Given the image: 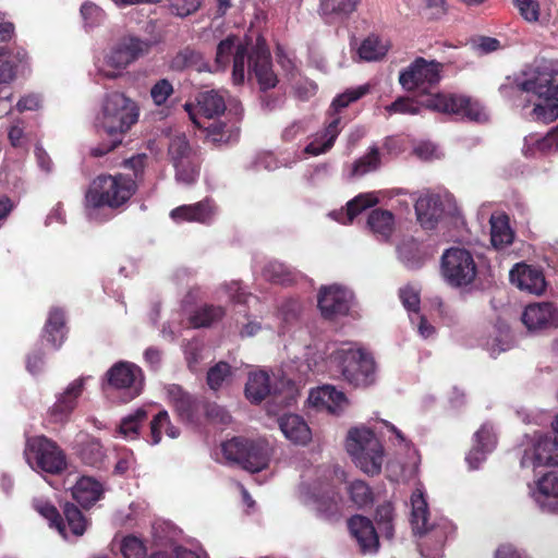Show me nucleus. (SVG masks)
I'll return each instance as SVG.
<instances>
[{
  "instance_id": "f257e3e1",
  "label": "nucleus",
  "mask_w": 558,
  "mask_h": 558,
  "mask_svg": "<svg viewBox=\"0 0 558 558\" xmlns=\"http://www.w3.org/2000/svg\"><path fill=\"white\" fill-rule=\"evenodd\" d=\"M511 88L518 93L517 107H532V119L549 122L558 118V61L542 59L525 65Z\"/></svg>"
},
{
  "instance_id": "f03ea898",
  "label": "nucleus",
  "mask_w": 558,
  "mask_h": 558,
  "mask_svg": "<svg viewBox=\"0 0 558 558\" xmlns=\"http://www.w3.org/2000/svg\"><path fill=\"white\" fill-rule=\"evenodd\" d=\"M138 118L140 108L136 101L121 92L106 94L96 116L95 126L98 133L108 135L109 141L93 147L90 155L102 157L118 147Z\"/></svg>"
},
{
  "instance_id": "7ed1b4c3",
  "label": "nucleus",
  "mask_w": 558,
  "mask_h": 558,
  "mask_svg": "<svg viewBox=\"0 0 558 558\" xmlns=\"http://www.w3.org/2000/svg\"><path fill=\"white\" fill-rule=\"evenodd\" d=\"M136 184L124 174L99 175L89 185L85 195L86 215L89 220L101 222L108 219L105 211L124 205L135 193Z\"/></svg>"
},
{
  "instance_id": "20e7f679",
  "label": "nucleus",
  "mask_w": 558,
  "mask_h": 558,
  "mask_svg": "<svg viewBox=\"0 0 558 558\" xmlns=\"http://www.w3.org/2000/svg\"><path fill=\"white\" fill-rule=\"evenodd\" d=\"M153 41L135 36H123L104 50L95 62L97 75L107 80L121 77L126 69L151 50Z\"/></svg>"
},
{
  "instance_id": "39448f33",
  "label": "nucleus",
  "mask_w": 558,
  "mask_h": 558,
  "mask_svg": "<svg viewBox=\"0 0 558 558\" xmlns=\"http://www.w3.org/2000/svg\"><path fill=\"white\" fill-rule=\"evenodd\" d=\"M329 362L345 381L355 387H366L376 380L373 356L355 344H342L330 354Z\"/></svg>"
},
{
  "instance_id": "423d86ee",
  "label": "nucleus",
  "mask_w": 558,
  "mask_h": 558,
  "mask_svg": "<svg viewBox=\"0 0 558 558\" xmlns=\"http://www.w3.org/2000/svg\"><path fill=\"white\" fill-rule=\"evenodd\" d=\"M196 102L195 109L197 112L194 111V106L190 102H186L184 108L194 124L207 130L208 137H210L214 143H229L238 137V130L229 128L225 123L213 122L205 125V123L201 122L198 119V114L207 119H213L225 112V97L220 93L216 90L199 93L196 97Z\"/></svg>"
},
{
  "instance_id": "0eeeda50",
  "label": "nucleus",
  "mask_w": 558,
  "mask_h": 558,
  "mask_svg": "<svg viewBox=\"0 0 558 558\" xmlns=\"http://www.w3.org/2000/svg\"><path fill=\"white\" fill-rule=\"evenodd\" d=\"M345 448L355 465L367 475H378L384 463V448L375 434L366 427L348 432Z\"/></svg>"
},
{
  "instance_id": "6e6552de",
  "label": "nucleus",
  "mask_w": 558,
  "mask_h": 558,
  "mask_svg": "<svg viewBox=\"0 0 558 558\" xmlns=\"http://www.w3.org/2000/svg\"><path fill=\"white\" fill-rule=\"evenodd\" d=\"M440 274L450 287L463 288L475 280L477 266L470 251L453 246L447 248L441 255Z\"/></svg>"
},
{
  "instance_id": "1a4fd4ad",
  "label": "nucleus",
  "mask_w": 558,
  "mask_h": 558,
  "mask_svg": "<svg viewBox=\"0 0 558 558\" xmlns=\"http://www.w3.org/2000/svg\"><path fill=\"white\" fill-rule=\"evenodd\" d=\"M411 523L415 534L426 537L424 545L435 542L438 548H441L452 526L447 520L429 525L428 506L422 484H418L411 495Z\"/></svg>"
},
{
  "instance_id": "9d476101",
  "label": "nucleus",
  "mask_w": 558,
  "mask_h": 558,
  "mask_svg": "<svg viewBox=\"0 0 558 558\" xmlns=\"http://www.w3.org/2000/svg\"><path fill=\"white\" fill-rule=\"evenodd\" d=\"M28 465L36 471L58 474L65 469L66 461L62 450L44 436L32 437L24 451Z\"/></svg>"
},
{
  "instance_id": "9b49d317",
  "label": "nucleus",
  "mask_w": 558,
  "mask_h": 558,
  "mask_svg": "<svg viewBox=\"0 0 558 558\" xmlns=\"http://www.w3.org/2000/svg\"><path fill=\"white\" fill-rule=\"evenodd\" d=\"M313 484L303 483L300 487V499L318 512L328 517L339 511L338 497L330 484L332 471L323 469Z\"/></svg>"
},
{
  "instance_id": "f8f14e48",
  "label": "nucleus",
  "mask_w": 558,
  "mask_h": 558,
  "mask_svg": "<svg viewBox=\"0 0 558 558\" xmlns=\"http://www.w3.org/2000/svg\"><path fill=\"white\" fill-rule=\"evenodd\" d=\"M442 63L417 57L411 64L400 72L399 83L408 92L417 90L426 94L429 88L441 80Z\"/></svg>"
},
{
  "instance_id": "ddd939ff",
  "label": "nucleus",
  "mask_w": 558,
  "mask_h": 558,
  "mask_svg": "<svg viewBox=\"0 0 558 558\" xmlns=\"http://www.w3.org/2000/svg\"><path fill=\"white\" fill-rule=\"evenodd\" d=\"M422 106L433 111L457 114L476 122L487 119L484 108L477 101L465 96L437 93L423 100Z\"/></svg>"
},
{
  "instance_id": "4468645a",
  "label": "nucleus",
  "mask_w": 558,
  "mask_h": 558,
  "mask_svg": "<svg viewBox=\"0 0 558 558\" xmlns=\"http://www.w3.org/2000/svg\"><path fill=\"white\" fill-rule=\"evenodd\" d=\"M557 436L551 437L535 433L523 451L521 465L537 468L558 465V416L551 423Z\"/></svg>"
},
{
  "instance_id": "2eb2a0df",
  "label": "nucleus",
  "mask_w": 558,
  "mask_h": 558,
  "mask_svg": "<svg viewBox=\"0 0 558 558\" xmlns=\"http://www.w3.org/2000/svg\"><path fill=\"white\" fill-rule=\"evenodd\" d=\"M108 385L119 391L123 402H129L141 395L144 387L142 369L134 363L120 361L106 374Z\"/></svg>"
},
{
  "instance_id": "dca6fc26",
  "label": "nucleus",
  "mask_w": 558,
  "mask_h": 558,
  "mask_svg": "<svg viewBox=\"0 0 558 558\" xmlns=\"http://www.w3.org/2000/svg\"><path fill=\"white\" fill-rule=\"evenodd\" d=\"M352 300L349 289L335 283L319 289L317 303L324 318L335 319L349 313Z\"/></svg>"
},
{
  "instance_id": "f3484780",
  "label": "nucleus",
  "mask_w": 558,
  "mask_h": 558,
  "mask_svg": "<svg viewBox=\"0 0 558 558\" xmlns=\"http://www.w3.org/2000/svg\"><path fill=\"white\" fill-rule=\"evenodd\" d=\"M236 41V37L229 36L219 43L216 63L219 68L225 69L230 58L233 57L232 80L234 84L239 85L245 80L246 48Z\"/></svg>"
},
{
  "instance_id": "a211bd4d",
  "label": "nucleus",
  "mask_w": 558,
  "mask_h": 558,
  "mask_svg": "<svg viewBox=\"0 0 558 558\" xmlns=\"http://www.w3.org/2000/svg\"><path fill=\"white\" fill-rule=\"evenodd\" d=\"M250 74L254 75L262 92L274 88L278 78L272 70L270 52L264 43L257 41L248 57Z\"/></svg>"
},
{
  "instance_id": "6ab92c4d",
  "label": "nucleus",
  "mask_w": 558,
  "mask_h": 558,
  "mask_svg": "<svg viewBox=\"0 0 558 558\" xmlns=\"http://www.w3.org/2000/svg\"><path fill=\"white\" fill-rule=\"evenodd\" d=\"M529 330H541L558 327V308L549 302L529 304L521 316Z\"/></svg>"
},
{
  "instance_id": "aec40b11",
  "label": "nucleus",
  "mask_w": 558,
  "mask_h": 558,
  "mask_svg": "<svg viewBox=\"0 0 558 558\" xmlns=\"http://www.w3.org/2000/svg\"><path fill=\"white\" fill-rule=\"evenodd\" d=\"M496 445L497 436L493 426L488 423L483 424L474 434L473 446L465 457L469 468L472 470L478 469L486 460L487 454L496 448Z\"/></svg>"
},
{
  "instance_id": "412c9836",
  "label": "nucleus",
  "mask_w": 558,
  "mask_h": 558,
  "mask_svg": "<svg viewBox=\"0 0 558 558\" xmlns=\"http://www.w3.org/2000/svg\"><path fill=\"white\" fill-rule=\"evenodd\" d=\"M308 403L318 411L339 414L348 407L349 401L342 391L325 385L310 392Z\"/></svg>"
},
{
  "instance_id": "4be33fe9",
  "label": "nucleus",
  "mask_w": 558,
  "mask_h": 558,
  "mask_svg": "<svg viewBox=\"0 0 558 558\" xmlns=\"http://www.w3.org/2000/svg\"><path fill=\"white\" fill-rule=\"evenodd\" d=\"M217 215V208L210 198H205L192 205H182L174 208L170 216L177 221L211 223Z\"/></svg>"
},
{
  "instance_id": "5701e85b",
  "label": "nucleus",
  "mask_w": 558,
  "mask_h": 558,
  "mask_svg": "<svg viewBox=\"0 0 558 558\" xmlns=\"http://www.w3.org/2000/svg\"><path fill=\"white\" fill-rule=\"evenodd\" d=\"M512 284L532 294L544 292L546 281L543 272L526 264H517L509 274Z\"/></svg>"
},
{
  "instance_id": "b1692460",
  "label": "nucleus",
  "mask_w": 558,
  "mask_h": 558,
  "mask_svg": "<svg viewBox=\"0 0 558 558\" xmlns=\"http://www.w3.org/2000/svg\"><path fill=\"white\" fill-rule=\"evenodd\" d=\"M533 499L547 512L558 511V475L549 472L536 482L531 490Z\"/></svg>"
},
{
  "instance_id": "393cba45",
  "label": "nucleus",
  "mask_w": 558,
  "mask_h": 558,
  "mask_svg": "<svg viewBox=\"0 0 558 558\" xmlns=\"http://www.w3.org/2000/svg\"><path fill=\"white\" fill-rule=\"evenodd\" d=\"M84 380L72 381L66 389L58 396L56 403L50 410V417L56 423L68 421L70 414L76 407V400L83 391Z\"/></svg>"
},
{
  "instance_id": "a878e982",
  "label": "nucleus",
  "mask_w": 558,
  "mask_h": 558,
  "mask_svg": "<svg viewBox=\"0 0 558 558\" xmlns=\"http://www.w3.org/2000/svg\"><path fill=\"white\" fill-rule=\"evenodd\" d=\"M349 529L363 553H375L378 549V535L372 521L362 515L349 520Z\"/></svg>"
},
{
  "instance_id": "bb28decb",
  "label": "nucleus",
  "mask_w": 558,
  "mask_h": 558,
  "mask_svg": "<svg viewBox=\"0 0 558 558\" xmlns=\"http://www.w3.org/2000/svg\"><path fill=\"white\" fill-rule=\"evenodd\" d=\"M341 117H332L328 120L323 131L317 132L313 140L305 147V153L318 156L327 153L335 144L336 138L342 130Z\"/></svg>"
},
{
  "instance_id": "cd10ccee",
  "label": "nucleus",
  "mask_w": 558,
  "mask_h": 558,
  "mask_svg": "<svg viewBox=\"0 0 558 558\" xmlns=\"http://www.w3.org/2000/svg\"><path fill=\"white\" fill-rule=\"evenodd\" d=\"M415 213L423 228L433 229L442 216L439 195L426 193L415 199Z\"/></svg>"
},
{
  "instance_id": "c85d7f7f",
  "label": "nucleus",
  "mask_w": 558,
  "mask_h": 558,
  "mask_svg": "<svg viewBox=\"0 0 558 558\" xmlns=\"http://www.w3.org/2000/svg\"><path fill=\"white\" fill-rule=\"evenodd\" d=\"M279 427L287 439L295 445L305 446L312 439L307 423L298 414H284L279 421Z\"/></svg>"
},
{
  "instance_id": "c756f323",
  "label": "nucleus",
  "mask_w": 558,
  "mask_h": 558,
  "mask_svg": "<svg viewBox=\"0 0 558 558\" xmlns=\"http://www.w3.org/2000/svg\"><path fill=\"white\" fill-rule=\"evenodd\" d=\"M378 203V197L375 193H362L355 196L353 199L348 202L345 209H340L338 211H331L329 214L335 220L340 223L347 225L352 222L354 217H356L363 210L375 206Z\"/></svg>"
},
{
  "instance_id": "7c9ffc66",
  "label": "nucleus",
  "mask_w": 558,
  "mask_h": 558,
  "mask_svg": "<svg viewBox=\"0 0 558 558\" xmlns=\"http://www.w3.org/2000/svg\"><path fill=\"white\" fill-rule=\"evenodd\" d=\"M102 495V486L93 477L83 476L72 488L73 498L83 507L89 508Z\"/></svg>"
},
{
  "instance_id": "2f4dec72",
  "label": "nucleus",
  "mask_w": 558,
  "mask_h": 558,
  "mask_svg": "<svg viewBox=\"0 0 558 558\" xmlns=\"http://www.w3.org/2000/svg\"><path fill=\"white\" fill-rule=\"evenodd\" d=\"M244 459L241 460L243 469L254 473L265 469L269 462L268 445L265 441H248L246 444Z\"/></svg>"
},
{
  "instance_id": "473e14b6",
  "label": "nucleus",
  "mask_w": 558,
  "mask_h": 558,
  "mask_svg": "<svg viewBox=\"0 0 558 558\" xmlns=\"http://www.w3.org/2000/svg\"><path fill=\"white\" fill-rule=\"evenodd\" d=\"M65 333L63 312L58 308L51 310L44 328L43 339L49 342L53 350H58L64 341Z\"/></svg>"
},
{
  "instance_id": "72a5a7b5",
  "label": "nucleus",
  "mask_w": 558,
  "mask_h": 558,
  "mask_svg": "<svg viewBox=\"0 0 558 558\" xmlns=\"http://www.w3.org/2000/svg\"><path fill=\"white\" fill-rule=\"evenodd\" d=\"M360 0H322L320 14L326 23L333 24L355 11Z\"/></svg>"
},
{
  "instance_id": "f704fd0d",
  "label": "nucleus",
  "mask_w": 558,
  "mask_h": 558,
  "mask_svg": "<svg viewBox=\"0 0 558 558\" xmlns=\"http://www.w3.org/2000/svg\"><path fill=\"white\" fill-rule=\"evenodd\" d=\"M536 150L543 154L558 150V124L543 137L532 134L524 138V155L533 156Z\"/></svg>"
},
{
  "instance_id": "c9c22d12",
  "label": "nucleus",
  "mask_w": 558,
  "mask_h": 558,
  "mask_svg": "<svg viewBox=\"0 0 558 558\" xmlns=\"http://www.w3.org/2000/svg\"><path fill=\"white\" fill-rule=\"evenodd\" d=\"M11 57L21 63L27 56L21 47L0 48V83H10L17 74V63L11 64Z\"/></svg>"
},
{
  "instance_id": "e433bc0d",
  "label": "nucleus",
  "mask_w": 558,
  "mask_h": 558,
  "mask_svg": "<svg viewBox=\"0 0 558 558\" xmlns=\"http://www.w3.org/2000/svg\"><path fill=\"white\" fill-rule=\"evenodd\" d=\"M271 392L270 378L264 371L251 373L245 386L246 398L255 403L263 401Z\"/></svg>"
},
{
  "instance_id": "4c0bfd02",
  "label": "nucleus",
  "mask_w": 558,
  "mask_h": 558,
  "mask_svg": "<svg viewBox=\"0 0 558 558\" xmlns=\"http://www.w3.org/2000/svg\"><path fill=\"white\" fill-rule=\"evenodd\" d=\"M389 50V41L377 35L367 36L359 47V57L364 61H378L383 59Z\"/></svg>"
},
{
  "instance_id": "58836bf2",
  "label": "nucleus",
  "mask_w": 558,
  "mask_h": 558,
  "mask_svg": "<svg viewBox=\"0 0 558 558\" xmlns=\"http://www.w3.org/2000/svg\"><path fill=\"white\" fill-rule=\"evenodd\" d=\"M490 241L494 247L504 248L512 243L513 233L509 227L508 217L493 215L490 217Z\"/></svg>"
},
{
  "instance_id": "ea45409f",
  "label": "nucleus",
  "mask_w": 558,
  "mask_h": 558,
  "mask_svg": "<svg viewBox=\"0 0 558 558\" xmlns=\"http://www.w3.org/2000/svg\"><path fill=\"white\" fill-rule=\"evenodd\" d=\"M168 395L181 418L192 421L196 409V403L192 397L184 392L179 386H171L168 389Z\"/></svg>"
},
{
  "instance_id": "a19ab883",
  "label": "nucleus",
  "mask_w": 558,
  "mask_h": 558,
  "mask_svg": "<svg viewBox=\"0 0 558 558\" xmlns=\"http://www.w3.org/2000/svg\"><path fill=\"white\" fill-rule=\"evenodd\" d=\"M367 225L373 233L386 240L392 233L395 218L388 210L374 209L368 216Z\"/></svg>"
},
{
  "instance_id": "79ce46f5",
  "label": "nucleus",
  "mask_w": 558,
  "mask_h": 558,
  "mask_svg": "<svg viewBox=\"0 0 558 558\" xmlns=\"http://www.w3.org/2000/svg\"><path fill=\"white\" fill-rule=\"evenodd\" d=\"M369 92V85L364 84L357 87L348 88L342 94L336 96L329 108V118L339 117L338 113L340 110L347 108L350 104L359 100Z\"/></svg>"
},
{
  "instance_id": "37998d69",
  "label": "nucleus",
  "mask_w": 558,
  "mask_h": 558,
  "mask_svg": "<svg viewBox=\"0 0 558 558\" xmlns=\"http://www.w3.org/2000/svg\"><path fill=\"white\" fill-rule=\"evenodd\" d=\"M35 510L49 521V525L54 527L63 538H68V530L63 523L58 510L48 500L36 498L33 501Z\"/></svg>"
},
{
  "instance_id": "c03bdc74",
  "label": "nucleus",
  "mask_w": 558,
  "mask_h": 558,
  "mask_svg": "<svg viewBox=\"0 0 558 558\" xmlns=\"http://www.w3.org/2000/svg\"><path fill=\"white\" fill-rule=\"evenodd\" d=\"M146 418V411L143 408H138L133 413L122 418L117 432L124 439H135L138 436V430Z\"/></svg>"
},
{
  "instance_id": "a18cd8bd",
  "label": "nucleus",
  "mask_w": 558,
  "mask_h": 558,
  "mask_svg": "<svg viewBox=\"0 0 558 558\" xmlns=\"http://www.w3.org/2000/svg\"><path fill=\"white\" fill-rule=\"evenodd\" d=\"M163 430L172 439L180 434L179 429L171 425L167 411H160L150 423L151 445H158L161 441Z\"/></svg>"
},
{
  "instance_id": "49530a36",
  "label": "nucleus",
  "mask_w": 558,
  "mask_h": 558,
  "mask_svg": "<svg viewBox=\"0 0 558 558\" xmlns=\"http://www.w3.org/2000/svg\"><path fill=\"white\" fill-rule=\"evenodd\" d=\"M223 315L225 310L221 306L204 305L194 312L190 322L194 328L208 327L221 319Z\"/></svg>"
},
{
  "instance_id": "de8ad7c7",
  "label": "nucleus",
  "mask_w": 558,
  "mask_h": 558,
  "mask_svg": "<svg viewBox=\"0 0 558 558\" xmlns=\"http://www.w3.org/2000/svg\"><path fill=\"white\" fill-rule=\"evenodd\" d=\"M263 276L265 279L279 284H290L294 280L293 272L284 264L277 260L269 262L265 266Z\"/></svg>"
},
{
  "instance_id": "09e8293b",
  "label": "nucleus",
  "mask_w": 558,
  "mask_h": 558,
  "mask_svg": "<svg viewBox=\"0 0 558 558\" xmlns=\"http://www.w3.org/2000/svg\"><path fill=\"white\" fill-rule=\"evenodd\" d=\"M63 512L66 521L65 527L69 526L74 536L83 535L87 527V520L78 508L72 504H65Z\"/></svg>"
},
{
  "instance_id": "8fccbe9b",
  "label": "nucleus",
  "mask_w": 558,
  "mask_h": 558,
  "mask_svg": "<svg viewBox=\"0 0 558 558\" xmlns=\"http://www.w3.org/2000/svg\"><path fill=\"white\" fill-rule=\"evenodd\" d=\"M231 367L226 362H219L207 373V384L211 390L220 389L225 384L231 379Z\"/></svg>"
},
{
  "instance_id": "3c124183",
  "label": "nucleus",
  "mask_w": 558,
  "mask_h": 558,
  "mask_svg": "<svg viewBox=\"0 0 558 558\" xmlns=\"http://www.w3.org/2000/svg\"><path fill=\"white\" fill-rule=\"evenodd\" d=\"M169 156L173 165H180L184 159H194L184 135H177L169 144Z\"/></svg>"
},
{
  "instance_id": "603ef678",
  "label": "nucleus",
  "mask_w": 558,
  "mask_h": 558,
  "mask_svg": "<svg viewBox=\"0 0 558 558\" xmlns=\"http://www.w3.org/2000/svg\"><path fill=\"white\" fill-rule=\"evenodd\" d=\"M175 169V180L179 183L193 184L198 177V169L195 159H184L180 165H173Z\"/></svg>"
},
{
  "instance_id": "864d4df0",
  "label": "nucleus",
  "mask_w": 558,
  "mask_h": 558,
  "mask_svg": "<svg viewBox=\"0 0 558 558\" xmlns=\"http://www.w3.org/2000/svg\"><path fill=\"white\" fill-rule=\"evenodd\" d=\"M379 151L376 147H372L368 154L354 162L352 173L354 175H363L367 172L376 170L379 167Z\"/></svg>"
},
{
  "instance_id": "5fc2aeb1",
  "label": "nucleus",
  "mask_w": 558,
  "mask_h": 558,
  "mask_svg": "<svg viewBox=\"0 0 558 558\" xmlns=\"http://www.w3.org/2000/svg\"><path fill=\"white\" fill-rule=\"evenodd\" d=\"M247 440L233 438L222 444V454L229 462L241 464L244 458Z\"/></svg>"
},
{
  "instance_id": "6e6d98bb",
  "label": "nucleus",
  "mask_w": 558,
  "mask_h": 558,
  "mask_svg": "<svg viewBox=\"0 0 558 558\" xmlns=\"http://www.w3.org/2000/svg\"><path fill=\"white\" fill-rule=\"evenodd\" d=\"M120 550L124 558H145L147 553L143 541L134 535L122 539Z\"/></svg>"
},
{
  "instance_id": "4d7b16f0",
  "label": "nucleus",
  "mask_w": 558,
  "mask_h": 558,
  "mask_svg": "<svg viewBox=\"0 0 558 558\" xmlns=\"http://www.w3.org/2000/svg\"><path fill=\"white\" fill-rule=\"evenodd\" d=\"M350 498L357 507H365L373 500L368 485L363 481H354L348 487Z\"/></svg>"
},
{
  "instance_id": "13d9d810",
  "label": "nucleus",
  "mask_w": 558,
  "mask_h": 558,
  "mask_svg": "<svg viewBox=\"0 0 558 558\" xmlns=\"http://www.w3.org/2000/svg\"><path fill=\"white\" fill-rule=\"evenodd\" d=\"M223 290L230 298V300L236 304H245L251 306V304H256L258 299L251 293H246L239 282H231L223 287Z\"/></svg>"
},
{
  "instance_id": "bf43d9fd",
  "label": "nucleus",
  "mask_w": 558,
  "mask_h": 558,
  "mask_svg": "<svg viewBox=\"0 0 558 558\" xmlns=\"http://www.w3.org/2000/svg\"><path fill=\"white\" fill-rule=\"evenodd\" d=\"M393 509L390 504L381 505L376 510V520L380 531L386 537L391 538L393 534L392 526Z\"/></svg>"
},
{
  "instance_id": "052dcab7",
  "label": "nucleus",
  "mask_w": 558,
  "mask_h": 558,
  "mask_svg": "<svg viewBox=\"0 0 558 558\" xmlns=\"http://www.w3.org/2000/svg\"><path fill=\"white\" fill-rule=\"evenodd\" d=\"M301 310L302 305L298 300L287 299L279 305L277 315L284 324H290L299 318Z\"/></svg>"
},
{
  "instance_id": "680f3d73",
  "label": "nucleus",
  "mask_w": 558,
  "mask_h": 558,
  "mask_svg": "<svg viewBox=\"0 0 558 558\" xmlns=\"http://www.w3.org/2000/svg\"><path fill=\"white\" fill-rule=\"evenodd\" d=\"M398 255L401 262L410 269H415L422 266L423 258L415 250L413 243H403L398 247Z\"/></svg>"
},
{
  "instance_id": "e2e57ef3",
  "label": "nucleus",
  "mask_w": 558,
  "mask_h": 558,
  "mask_svg": "<svg viewBox=\"0 0 558 558\" xmlns=\"http://www.w3.org/2000/svg\"><path fill=\"white\" fill-rule=\"evenodd\" d=\"M386 111L390 114L392 113H401V114H418L420 106L418 104L408 97H399L392 104L386 107Z\"/></svg>"
},
{
  "instance_id": "0e129e2a",
  "label": "nucleus",
  "mask_w": 558,
  "mask_h": 558,
  "mask_svg": "<svg viewBox=\"0 0 558 558\" xmlns=\"http://www.w3.org/2000/svg\"><path fill=\"white\" fill-rule=\"evenodd\" d=\"M400 299L403 306L410 313L411 323H414V316L418 315L420 308L418 293L413 288L405 287L400 290Z\"/></svg>"
},
{
  "instance_id": "69168bd1",
  "label": "nucleus",
  "mask_w": 558,
  "mask_h": 558,
  "mask_svg": "<svg viewBox=\"0 0 558 558\" xmlns=\"http://www.w3.org/2000/svg\"><path fill=\"white\" fill-rule=\"evenodd\" d=\"M202 351L203 344L199 340L189 341L184 347V354L189 368L194 373L198 371L199 362L203 360Z\"/></svg>"
},
{
  "instance_id": "338daca9",
  "label": "nucleus",
  "mask_w": 558,
  "mask_h": 558,
  "mask_svg": "<svg viewBox=\"0 0 558 558\" xmlns=\"http://www.w3.org/2000/svg\"><path fill=\"white\" fill-rule=\"evenodd\" d=\"M199 7V0H171L169 10L175 16L185 17L196 12Z\"/></svg>"
},
{
  "instance_id": "774afa93",
  "label": "nucleus",
  "mask_w": 558,
  "mask_h": 558,
  "mask_svg": "<svg viewBox=\"0 0 558 558\" xmlns=\"http://www.w3.org/2000/svg\"><path fill=\"white\" fill-rule=\"evenodd\" d=\"M521 16L526 22H537L539 19V3L537 0H514Z\"/></svg>"
}]
</instances>
